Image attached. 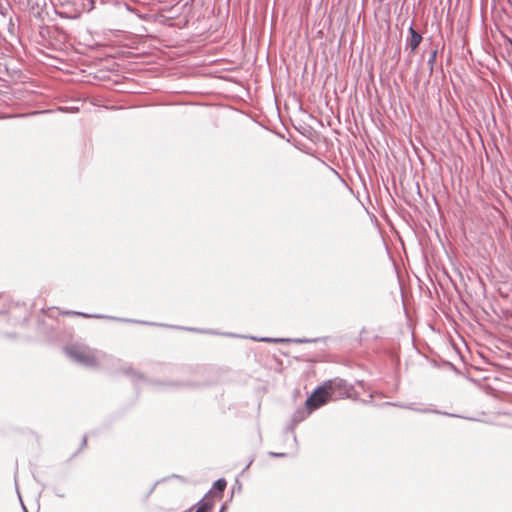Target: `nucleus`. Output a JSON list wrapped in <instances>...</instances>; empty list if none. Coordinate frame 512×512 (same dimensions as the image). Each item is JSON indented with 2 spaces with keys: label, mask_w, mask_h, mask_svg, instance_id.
<instances>
[{
  "label": "nucleus",
  "mask_w": 512,
  "mask_h": 512,
  "mask_svg": "<svg viewBox=\"0 0 512 512\" xmlns=\"http://www.w3.org/2000/svg\"><path fill=\"white\" fill-rule=\"evenodd\" d=\"M225 509H226V505L224 504V505H222V507H221V509H220V511H219V512H224V511H225Z\"/></svg>",
  "instance_id": "412c9836"
},
{
  "label": "nucleus",
  "mask_w": 512,
  "mask_h": 512,
  "mask_svg": "<svg viewBox=\"0 0 512 512\" xmlns=\"http://www.w3.org/2000/svg\"><path fill=\"white\" fill-rule=\"evenodd\" d=\"M86 443H87V438H86V436H84L82 439V444H81L82 447H84L86 445Z\"/></svg>",
  "instance_id": "6ab92c4d"
},
{
  "label": "nucleus",
  "mask_w": 512,
  "mask_h": 512,
  "mask_svg": "<svg viewBox=\"0 0 512 512\" xmlns=\"http://www.w3.org/2000/svg\"><path fill=\"white\" fill-rule=\"evenodd\" d=\"M319 339H308V338H297V339H284V338H270V337H263L260 338V341L269 342V343H279V342H290L293 341L295 343H316Z\"/></svg>",
  "instance_id": "9d476101"
},
{
  "label": "nucleus",
  "mask_w": 512,
  "mask_h": 512,
  "mask_svg": "<svg viewBox=\"0 0 512 512\" xmlns=\"http://www.w3.org/2000/svg\"><path fill=\"white\" fill-rule=\"evenodd\" d=\"M324 383L333 397H343L349 395V389L351 386H348L347 382L343 379L335 378Z\"/></svg>",
  "instance_id": "20e7f679"
},
{
  "label": "nucleus",
  "mask_w": 512,
  "mask_h": 512,
  "mask_svg": "<svg viewBox=\"0 0 512 512\" xmlns=\"http://www.w3.org/2000/svg\"><path fill=\"white\" fill-rule=\"evenodd\" d=\"M122 372H123V374H125L126 376L131 378V380L134 381V382L144 380V376L141 373L135 371L130 366L123 367L122 368Z\"/></svg>",
  "instance_id": "ddd939ff"
},
{
  "label": "nucleus",
  "mask_w": 512,
  "mask_h": 512,
  "mask_svg": "<svg viewBox=\"0 0 512 512\" xmlns=\"http://www.w3.org/2000/svg\"><path fill=\"white\" fill-rule=\"evenodd\" d=\"M409 36L406 39V48L410 49L411 53H414L419 47L423 40L422 35L414 29V22L412 21L408 28Z\"/></svg>",
  "instance_id": "39448f33"
},
{
  "label": "nucleus",
  "mask_w": 512,
  "mask_h": 512,
  "mask_svg": "<svg viewBox=\"0 0 512 512\" xmlns=\"http://www.w3.org/2000/svg\"><path fill=\"white\" fill-rule=\"evenodd\" d=\"M66 314H73V315L83 316L86 318H107V319L118 320V321H123V322H135L134 320H131V319L117 318V317L106 316V315H102V314H87L84 312H76V311H68V312H66ZM137 322L141 323V324L154 325V323H150V322H144V321H137Z\"/></svg>",
  "instance_id": "6e6552de"
},
{
  "label": "nucleus",
  "mask_w": 512,
  "mask_h": 512,
  "mask_svg": "<svg viewBox=\"0 0 512 512\" xmlns=\"http://www.w3.org/2000/svg\"><path fill=\"white\" fill-rule=\"evenodd\" d=\"M0 15L2 17L3 20H6L10 15L8 13V10L4 7H1L0 8Z\"/></svg>",
  "instance_id": "dca6fc26"
},
{
  "label": "nucleus",
  "mask_w": 512,
  "mask_h": 512,
  "mask_svg": "<svg viewBox=\"0 0 512 512\" xmlns=\"http://www.w3.org/2000/svg\"><path fill=\"white\" fill-rule=\"evenodd\" d=\"M164 385L167 386V387H171V388H178V387H191V388H195V387H199L200 383L196 382V381H186V382H169V383L164 384Z\"/></svg>",
  "instance_id": "4468645a"
},
{
  "label": "nucleus",
  "mask_w": 512,
  "mask_h": 512,
  "mask_svg": "<svg viewBox=\"0 0 512 512\" xmlns=\"http://www.w3.org/2000/svg\"><path fill=\"white\" fill-rule=\"evenodd\" d=\"M214 498H212V490H209L205 496L196 503L195 512H210L214 507Z\"/></svg>",
  "instance_id": "0eeeda50"
},
{
  "label": "nucleus",
  "mask_w": 512,
  "mask_h": 512,
  "mask_svg": "<svg viewBox=\"0 0 512 512\" xmlns=\"http://www.w3.org/2000/svg\"><path fill=\"white\" fill-rule=\"evenodd\" d=\"M227 486V482L224 478L217 479L213 487L210 489L212 490V498H218L221 499L223 497V492Z\"/></svg>",
  "instance_id": "9b49d317"
},
{
  "label": "nucleus",
  "mask_w": 512,
  "mask_h": 512,
  "mask_svg": "<svg viewBox=\"0 0 512 512\" xmlns=\"http://www.w3.org/2000/svg\"><path fill=\"white\" fill-rule=\"evenodd\" d=\"M250 464L251 462L248 465H246L245 470L249 468Z\"/></svg>",
  "instance_id": "5701e85b"
},
{
  "label": "nucleus",
  "mask_w": 512,
  "mask_h": 512,
  "mask_svg": "<svg viewBox=\"0 0 512 512\" xmlns=\"http://www.w3.org/2000/svg\"><path fill=\"white\" fill-rule=\"evenodd\" d=\"M23 510H24V512H28L27 509L25 508V506H23Z\"/></svg>",
  "instance_id": "b1692460"
},
{
  "label": "nucleus",
  "mask_w": 512,
  "mask_h": 512,
  "mask_svg": "<svg viewBox=\"0 0 512 512\" xmlns=\"http://www.w3.org/2000/svg\"><path fill=\"white\" fill-rule=\"evenodd\" d=\"M54 492H55L56 496H58L60 498H64L65 497V493L61 489L55 488Z\"/></svg>",
  "instance_id": "f3484780"
},
{
  "label": "nucleus",
  "mask_w": 512,
  "mask_h": 512,
  "mask_svg": "<svg viewBox=\"0 0 512 512\" xmlns=\"http://www.w3.org/2000/svg\"><path fill=\"white\" fill-rule=\"evenodd\" d=\"M423 59H424V56L422 55V56H421V60H420L419 64H421V62L423 61Z\"/></svg>",
  "instance_id": "4be33fe9"
},
{
  "label": "nucleus",
  "mask_w": 512,
  "mask_h": 512,
  "mask_svg": "<svg viewBox=\"0 0 512 512\" xmlns=\"http://www.w3.org/2000/svg\"><path fill=\"white\" fill-rule=\"evenodd\" d=\"M307 407L306 409L300 408L296 410L292 415V425L286 428L287 432H293L294 426L302 422L311 413Z\"/></svg>",
  "instance_id": "1a4fd4ad"
},
{
  "label": "nucleus",
  "mask_w": 512,
  "mask_h": 512,
  "mask_svg": "<svg viewBox=\"0 0 512 512\" xmlns=\"http://www.w3.org/2000/svg\"><path fill=\"white\" fill-rule=\"evenodd\" d=\"M94 8L93 0H64L56 13L64 18L73 19L84 11H91Z\"/></svg>",
  "instance_id": "f257e3e1"
},
{
  "label": "nucleus",
  "mask_w": 512,
  "mask_h": 512,
  "mask_svg": "<svg viewBox=\"0 0 512 512\" xmlns=\"http://www.w3.org/2000/svg\"><path fill=\"white\" fill-rule=\"evenodd\" d=\"M329 398H333V396L323 383L306 399L305 404L310 411H313L326 404Z\"/></svg>",
  "instance_id": "7ed1b4c3"
},
{
  "label": "nucleus",
  "mask_w": 512,
  "mask_h": 512,
  "mask_svg": "<svg viewBox=\"0 0 512 512\" xmlns=\"http://www.w3.org/2000/svg\"><path fill=\"white\" fill-rule=\"evenodd\" d=\"M154 488H155V485H153L152 488L149 490L147 497L153 492Z\"/></svg>",
  "instance_id": "aec40b11"
},
{
  "label": "nucleus",
  "mask_w": 512,
  "mask_h": 512,
  "mask_svg": "<svg viewBox=\"0 0 512 512\" xmlns=\"http://www.w3.org/2000/svg\"><path fill=\"white\" fill-rule=\"evenodd\" d=\"M269 455L272 457H285L286 456L285 453H276V452H270Z\"/></svg>",
  "instance_id": "a211bd4d"
},
{
  "label": "nucleus",
  "mask_w": 512,
  "mask_h": 512,
  "mask_svg": "<svg viewBox=\"0 0 512 512\" xmlns=\"http://www.w3.org/2000/svg\"><path fill=\"white\" fill-rule=\"evenodd\" d=\"M64 352L71 360L87 367L97 365L95 353L84 346H68L64 348Z\"/></svg>",
  "instance_id": "f03ea898"
},
{
  "label": "nucleus",
  "mask_w": 512,
  "mask_h": 512,
  "mask_svg": "<svg viewBox=\"0 0 512 512\" xmlns=\"http://www.w3.org/2000/svg\"><path fill=\"white\" fill-rule=\"evenodd\" d=\"M5 21L7 22L6 26H7L8 33L11 36H15L16 35V31H17V27H16V25H15V23L13 21V17L9 16Z\"/></svg>",
  "instance_id": "2eb2a0df"
},
{
  "label": "nucleus",
  "mask_w": 512,
  "mask_h": 512,
  "mask_svg": "<svg viewBox=\"0 0 512 512\" xmlns=\"http://www.w3.org/2000/svg\"><path fill=\"white\" fill-rule=\"evenodd\" d=\"M388 404L392 405V403H388ZM393 405L403 408V409L412 410V411H416V412H420V413H436V414L440 413L436 409L425 407L424 405H420V404H417L414 402L405 403V404L404 403H393Z\"/></svg>",
  "instance_id": "423d86ee"
},
{
  "label": "nucleus",
  "mask_w": 512,
  "mask_h": 512,
  "mask_svg": "<svg viewBox=\"0 0 512 512\" xmlns=\"http://www.w3.org/2000/svg\"><path fill=\"white\" fill-rule=\"evenodd\" d=\"M424 53H428L427 65H428V69H429V76H431L434 71V66H435L436 59H437L438 49L433 48V49H430L429 51L425 49L423 51V54Z\"/></svg>",
  "instance_id": "f8f14e48"
}]
</instances>
